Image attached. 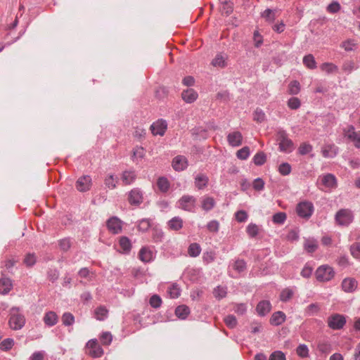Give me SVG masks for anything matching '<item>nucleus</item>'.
<instances>
[{"instance_id":"nucleus-1","label":"nucleus","mask_w":360,"mask_h":360,"mask_svg":"<svg viewBox=\"0 0 360 360\" xmlns=\"http://www.w3.org/2000/svg\"><path fill=\"white\" fill-rule=\"evenodd\" d=\"M8 324L11 329L18 330L21 329L25 324V317L20 313V308L13 307L10 310Z\"/></svg>"},{"instance_id":"nucleus-2","label":"nucleus","mask_w":360,"mask_h":360,"mask_svg":"<svg viewBox=\"0 0 360 360\" xmlns=\"http://www.w3.org/2000/svg\"><path fill=\"white\" fill-rule=\"evenodd\" d=\"M276 140L281 151L285 153L292 152L295 147L293 142L289 139L288 134L283 130H279L276 134Z\"/></svg>"},{"instance_id":"nucleus-3","label":"nucleus","mask_w":360,"mask_h":360,"mask_svg":"<svg viewBox=\"0 0 360 360\" xmlns=\"http://www.w3.org/2000/svg\"><path fill=\"white\" fill-rule=\"evenodd\" d=\"M335 276L333 269L328 265L320 266L315 271V276L319 282L330 281Z\"/></svg>"},{"instance_id":"nucleus-4","label":"nucleus","mask_w":360,"mask_h":360,"mask_svg":"<svg viewBox=\"0 0 360 360\" xmlns=\"http://www.w3.org/2000/svg\"><path fill=\"white\" fill-rule=\"evenodd\" d=\"M354 217L351 210L348 209H341L335 216L336 223L340 226H348L353 221Z\"/></svg>"},{"instance_id":"nucleus-5","label":"nucleus","mask_w":360,"mask_h":360,"mask_svg":"<svg viewBox=\"0 0 360 360\" xmlns=\"http://www.w3.org/2000/svg\"><path fill=\"white\" fill-rule=\"evenodd\" d=\"M296 212L300 217L309 219L314 212V205L309 201L300 202L296 207Z\"/></svg>"},{"instance_id":"nucleus-6","label":"nucleus","mask_w":360,"mask_h":360,"mask_svg":"<svg viewBox=\"0 0 360 360\" xmlns=\"http://www.w3.org/2000/svg\"><path fill=\"white\" fill-rule=\"evenodd\" d=\"M328 326L333 330L342 329L346 324V318L340 314H333L328 318Z\"/></svg>"},{"instance_id":"nucleus-7","label":"nucleus","mask_w":360,"mask_h":360,"mask_svg":"<svg viewBox=\"0 0 360 360\" xmlns=\"http://www.w3.org/2000/svg\"><path fill=\"white\" fill-rule=\"evenodd\" d=\"M86 347L88 349L86 353L93 358L101 357L103 354V349L98 345L96 339H92L88 341Z\"/></svg>"},{"instance_id":"nucleus-8","label":"nucleus","mask_w":360,"mask_h":360,"mask_svg":"<svg viewBox=\"0 0 360 360\" xmlns=\"http://www.w3.org/2000/svg\"><path fill=\"white\" fill-rule=\"evenodd\" d=\"M91 185V177L89 175H83L80 176L75 183L77 190L82 193L89 191Z\"/></svg>"},{"instance_id":"nucleus-9","label":"nucleus","mask_w":360,"mask_h":360,"mask_svg":"<svg viewBox=\"0 0 360 360\" xmlns=\"http://www.w3.org/2000/svg\"><path fill=\"white\" fill-rule=\"evenodd\" d=\"M108 231L112 234H118L122 230V221L117 217H110L106 222Z\"/></svg>"},{"instance_id":"nucleus-10","label":"nucleus","mask_w":360,"mask_h":360,"mask_svg":"<svg viewBox=\"0 0 360 360\" xmlns=\"http://www.w3.org/2000/svg\"><path fill=\"white\" fill-rule=\"evenodd\" d=\"M179 207L188 212H192L195 207V199L191 195H183L179 200Z\"/></svg>"},{"instance_id":"nucleus-11","label":"nucleus","mask_w":360,"mask_h":360,"mask_svg":"<svg viewBox=\"0 0 360 360\" xmlns=\"http://www.w3.org/2000/svg\"><path fill=\"white\" fill-rule=\"evenodd\" d=\"M167 122L162 119H160L150 125V129L154 136H163L167 130Z\"/></svg>"},{"instance_id":"nucleus-12","label":"nucleus","mask_w":360,"mask_h":360,"mask_svg":"<svg viewBox=\"0 0 360 360\" xmlns=\"http://www.w3.org/2000/svg\"><path fill=\"white\" fill-rule=\"evenodd\" d=\"M344 134L348 139L354 143L356 147H360V131H356L354 127L349 125L344 130Z\"/></svg>"},{"instance_id":"nucleus-13","label":"nucleus","mask_w":360,"mask_h":360,"mask_svg":"<svg viewBox=\"0 0 360 360\" xmlns=\"http://www.w3.org/2000/svg\"><path fill=\"white\" fill-rule=\"evenodd\" d=\"M128 201L131 205L139 206L143 202L141 191L138 188H133L129 193Z\"/></svg>"},{"instance_id":"nucleus-14","label":"nucleus","mask_w":360,"mask_h":360,"mask_svg":"<svg viewBox=\"0 0 360 360\" xmlns=\"http://www.w3.org/2000/svg\"><path fill=\"white\" fill-rule=\"evenodd\" d=\"M255 310L259 316H265L271 310V304L269 300H262L257 304Z\"/></svg>"},{"instance_id":"nucleus-15","label":"nucleus","mask_w":360,"mask_h":360,"mask_svg":"<svg viewBox=\"0 0 360 360\" xmlns=\"http://www.w3.org/2000/svg\"><path fill=\"white\" fill-rule=\"evenodd\" d=\"M286 320V315L281 311H278L271 315L269 323L271 325L274 326H278L284 323Z\"/></svg>"},{"instance_id":"nucleus-16","label":"nucleus","mask_w":360,"mask_h":360,"mask_svg":"<svg viewBox=\"0 0 360 360\" xmlns=\"http://www.w3.org/2000/svg\"><path fill=\"white\" fill-rule=\"evenodd\" d=\"M227 141L231 146H239L242 143L243 136L239 131H233L228 134Z\"/></svg>"},{"instance_id":"nucleus-17","label":"nucleus","mask_w":360,"mask_h":360,"mask_svg":"<svg viewBox=\"0 0 360 360\" xmlns=\"http://www.w3.org/2000/svg\"><path fill=\"white\" fill-rule=\"evenodd\" d=\"M341 285L345 292H352L357 287V281L354 278H347L342 281Z\"/></svg>"},{"instance_id":"nucleus-18","label":"nucleus","mask_w":360,"mask_h":360,"mask_svg":"<svg viewBox=\"0 0 360 360\" xmlns=\"http://www.w3.org/2000/svg\"><path fill=\"white\" fill-rule=\"evenodd\" d=\"M43 321L47 326L51 327L58 323V317L56 312L49 311L45 314Z\"/></svg>"},{"instance_id":"nucleus-19","label":"nucleus","mask_w":360,"mask_h":360,"mask_svg":"<svg viewBox=\"0 0 360 360\" xmlns=\"http://www.w3.org/2000/svg\"><path fill=\"white\" fill-rule=\"evenodd\" d=\"M182 99L188 103H193L198 98V93L193 89L184 90L181 94Z\"/></svg>"},{"instance_id":"nucleus-20","label":"nucleus","mask_w":360,"mask_h":360,"mask_svg":"<svg viewBox=\"0 0 360 360\" xmlns=\"http://www.w3.org/2000/svg\"><path fill=\"white\" fill-rule=\"evenodd\" d=\"M12 281L8 278L2 277L0 278V293L2 295L8 294L12 289Z\"/></svg>"},{"instance_id":"nucleus-21","label":"nucleus","mask_w":360,"mask_h":360,"mask_svg":"<svg viewBox=\"0 0 360 360\" xmlns=\"http://www.w3.org/2000/svg\"><path fill=\"white\" fill-rule=\"evenodd\" d=\"M321 182L323 185L328 188H334L337 186L336 178L331 174L324 175L321 179Z\"/></svg>"},{"instance_id":"nucleus-22","label":"nucleus","mask_w":360,"mask_h":360,"mask_svg":"<svg viewBox=\"0 0 360 360\" xmlns=\"http://www.w3.org/2000/svg\"><path fill=\"white\" fill-rule=\"evenodd\" d=\"M139 258L143 262L148 263L153 260V252L146 247H143L139 253Z\"/></svg>"},{"instance_id":"nucleus-23","label":"nucleus","mask_w":360,"mask_h":360,"mask_svg":"<svg viewBox=\"0 0 360 360\" xmlns=\"http://www.w3.org/2000/svg\"><path fill=\"white\" fill-rule=\"evenodd\" d=\"M183 219L179 217H174L168 221L167 225L169 229L177 231L183 227Z\"/></svg>"},{"instance_id":"nucleus-24","label":"nucleus","mask_w":360,"mask_h":360,"mask_svg":"<svg viewBox=\"0 0 360 360\" xmlns=\"http://www.w3.org/2000/svg\"><path fill=\"white\" fill-rule=\"evenodd\" d=\"M190 314V309L188 306L182 304L175 309V315L181 319H186Z\"/></svg>"},{"instance_id":"nucleus-25","label":"nucleus","mask_w":360,"mask_h":360,"mask_svg":"<svg viewBox=\"0 0 360 360\" xmlns=\"http://www.w3.org/2000/svg\"><path fill=\"white\" fill-rule=\"evenodd\" d=\"M119 244L124 254H128L131 250V243L127 236H121L119 240Z\"/></svg>"},{"instance_id":"nucleus-26","label":"nucleus","mask_w":360,"mask_h":360,"mask_svg":"<svg viewBox=\"0 0 360 360\" xmlns=\"http://www.w3.org/2000/svg\"><path fill=\"white\" fill-rule=\"evenodd\" d=\"M188 166L187 159H173L172 167L175 171L181 172L186 169Z\"/></svg>"},{"instance_id":"nucleus-27","label":"nucleus","mask_w":360,"mask_h":360,"mask_svg":"<svg viewBox=\"0 0 360 360\" xmlns=\"http://www.w3.org/2000/svg\"><path fill=\"white\" fill-rule=\"evenodd\" d=\"M228 57L221 53L217 54L212 61V65L214 67L223 68L226 66V60Z\"/></svg>"},{"instance_id":"nucleus-28","label":"nucleus","mask_w":360,"mask_h":360,"mask_svg":"<svg viewBox=\"0 0 360 360\" xmlns=\"http://www.w3.org/2000/svg\"><path fill=\"white\" fill-rule=\"evenodd\" d=\"M215 206V200L212 197H204L202 200V208L208 212L214 208Z\"/></svg>"},{"instance_id":"nucleus-29","label":"nucleus","mask_w":360,"mask_h":360,"mask_svg":"<svg viewBox=\"0 0 360 360\" xmlns=\"http://www.w3.org/2000/svg\"><path fill=\"white\" fill-rule=\"evenodd\" d=\"M157 186L161 192L166 193L169 188L170 184L166 177L161 176L158 179Z\"/></svg>"},{"instance_id":"nucleus-30","label":"nucleus","mask_w":360,"mask_h":360,"mask_svg":"<svg viewBox=\"0 0 360 360\" xmlns=\"http://www.w3.org/2000/svg\"><path fill=\"white\" fill-rule=\"evenodd\" d=\"M277 13L278 11L276 9L272 10L267 8L262 13V17L264 18L266 21L272 22L276 19Z\"/></svg>"},{"instance_id":"nucleus-31","label":"nucleus","mask_w":360,"mask_h":360,"mask_svg":"<svg viewBox=\"0 0 360 360\" xmlns=\"http://www.w3.org/2000/svg\"><path fill=\"white\" fill-rule=\"evenodd\" d=\"M152 227L151 220L142 219L138 221L137 229L139 231L146 232Z\"/></svg>"},{"instance_id":"nucleus-32","label":"nucleus","mask_w":360,"mask_h":360,"mask_svg":"<svg viewBox=\"0 0 360 360\" xmlns=\"http://www.w3.org/2000/svg\"><path fill=\"white\" fill-rule=\"evenodd\" d=\"M136 175L134 171H124L122 174V181L127 184H131L136 179Z\"/></svg>"},{"instance_id":"nucleus-33","label":"nucleus","mask_w":360,"mask_h":360,"mask_svg":"<svg viewBox=\"0 0 360 360\" xmlns=\"http://www.w3.org/2000/svg\"><path fill=\"white\" fill-rule=\"evenodd\" d=\"M201 252L200 245L197 243L190 244L188 248V253L192 257H198Z\"/></svg>"},{"instance_id":"nucleus-34","label":"nucleus","mask_w":360,"mask_h":360,"mask_svg":"<svg viewBox=\"0 0 360 360\" xmlns=\"http://www.w3.org/2000/svg\"><path fill=\"white\" fill-rule=\"evenodd\" d=\"M320 68L327 74L337 72L338 70V66L331 63H324L321 65Z\"/></svg>"},{"instance_id":"nucleus-35","label":"nucleus","mask_w":360,"mask_h":360,"mask_svg":"<svg viewBox=\"0 0 360 360\" xmlns=\"http://www.w3.org/2000/svg\"><path fill=\"white\" fill-rule=\"evenodd\" d=\"M293 295L294 291L291 288H284L280 293V300L283 302H287L292 297Z\"/></svg>"},{"instance_id":"nucleus-36","label":"nucleus","mask_w":360,"mask_h":360,"mask_svg":"<svg viewBox=\"0 0 360 360\" xmlns=\"http://www.w3.org/2000/svg\"><path fill=\"white\" fill-rule=\"evenodd\" d=\"M167 292L171 298L175 299L180 296L181 289L176 283H172L168 288Z\"/></svg>"},{"instance_id":"nucleus-37","label":"nucleus","mask_w":360,"mask_h":360,"mask_svg":"<svg viewBox=\"0 0 360 360\" xmlns=\"http://www.w3.org/2000/svg\"><path fill=\"white\" fill-rule=\"evenodd\" d=\"M37 262V257L34 253H27L23 259V263L27 267L33 266Z\"/></svg>"},{"instance_id":"nucleus-38","label":"nucleus","mask_w":360,"mask_h":360,"mask_svg":"<svg viewBox=\"0 0 360 360\" xmlns=\"http://www.w3.org/2000/svg\"><path fill=\"white\" fill-rule=\"evenodd\" d=\"M226 288L220 285L217 286L213 290V295L217 300H221L226 296Z\"/></svg>"},{"instance_id":"nucleus-39","label":"nucleus","mask_w":360,"mask_h":360,"mask_svg":"<svg viewBox=\"0 0 360 360\" xmlns=\"http://www.w3.org/2000/svg\"><path fill=\"white\" fill-rule=\"evenodd\" d=\"M207 182L208 178L203 174L198 175L195 179V186L198 189H202L205 187L207 184Z\"/></svg>"},{"instance_id":"nucleus-40","label":"nucleus","mask_w":360,"mask_h":360,"mask_svg":"<svg viewBox=\"0 0 360 360\" xmlns=\"http://www.w3.org/2000/svg\"><path fill=\"white\" fill-rule=\"evenodd\" d=\"M62 322L65 326H72L75 323V316L70 312H65L62 316Z\"/></svg>"},{"instance_id":"nucleus-41","label":"nucleus","mask_w":360,"mask_h":360,"mask_svg":"<svg viewBox=\"0 0 360 360\" xmlns=\"http://www.w3.org/2000/svg\"><path fill=\"white\" fill-rule=\"evenodd\" d=\"M117 177H115L113 174L108 175L105 180V185L110 189H114L116 188V184L117 183Z\"/></svg>"},{"instance_id":"nucleus-42","label":"nucleus","mask_w":360,"mask_h":360,"mask_svg":"<svg viewBox=\"0 0 360 360\" xmlns=\"http://www.w3.org/2000/svg\"><path fill=\"white\" fill-rule=\"evenodd\" d=\"M108 313V309L103 306H100L95 309L96 317L99 321L104 320L107 317Z\"/></svg>"},{"instance_id":"nucleus-43","label":"nucleus","mask_w":360,"mask_h":360,"mask_svg":"<svg viewBox=\"0 0 360 360\" xmlns=\"http://www.w3.org/2000/svg\"><path fill=\"white\" fill-rule=\"evenodd\" d=\"M303 63L309 69H314L316 67V63L314 57L311 54H309L304 57Z\"/></svg>"},{"instance_id":"nucleus-44","label":"nucleus","mask_w":360,"mask_h":360,"mask_svg":"<svg viewBox=\"0 0 360 360\" xmlns=\"http://www.w3.org/2000/svg\"><path fill=\"white\" fill-rule=\"evenodd\" d=\"M287 215L283 212L274 214L272 217V221L276 224H283L285 221Z\"/></svg>"},{"instance_id":"nucleus-45","label":"nucleus","mask_w":360,"mask_h":360,"mask_svg":"<svg viewBox=\"0 0 360 360\" xmlns=\"http://www.w3.org/2000/svg\"><path fill=\"white\" fill-rule=\"evenodd\" d=\"M318 248V245L316 241L315 240H307L304 244V249L308 252V253H313Z\"/></svg>"},{"instance_id":"nucleus-46","label":"nucleus","mask_w":360,"mask_h":360,"mask_svg":"<svg viewBox=\"0 0 360 360\" xmlns=\"http://www.w3.org/2000/svg\"><path fill=\"white\" fill-rule=\"evenodd\" d=\"M317 349L322 354L327 355L332 350V346L329 342H320L318 344Z\"/></svg>"},{"instance_id":"nucleus-47","label":"nucleus","mask_w":360,"mask_h":360,"mask_svg":"<svg viewBox=\"0 0 360 360\" xmlns=\"http://www.w3.org/2000/svg\"><path fill=\"white\" fill-rule=\"evenodd\" d=\"M300 91V84L296 81H292L288 85V93L290 95H297Z\"/></svg>"},{"instance_id":"nucleus-48","label":"nucleus","mask_w":360,"mask_h":360,"mask_svg":"<svg viewBox=\"0 0 360 360\" xmlns=\"http://www.w3.org/2000/svg\"><path fill=\"white\" fill-rule=\"evenodd\" d=\"M233 305V310L238 315L243 316L246 313L247 305L245 303H235Z\"/></svg>"},{"instance_id":"nucleus-49","label":"nucleus","mask_w":360,"mask_h":360,"mask_svg":"<svg viewBox=\"0 0 360 360\" xmlns=\"http://www.w3.org/2000/svg\"><path fill=\"white\" fill-rule=\"evenodd\" d=\"M349 251L355 259H360V242H355L350 245Z\"/></svg>"},{"instance_id":"nucleus-50","label":"nucleus","mask_w":360,"mask_h":360,"mask_svg":"<svg viewBox=\"0 0 360 360\" xmlns=\"http://www.w3.org/2000/svg\"><path fill=\"white\" fill-rule=\"evenodd\" d=\"M14 345V340L12 338H6L0 343V349L2 351H8Z\"/></svg>"},{"instance_id":"nucleus-51","label":"nucleus","mask_w":360,"mask_h":360,"mask_svg":"<svg viewBox=\"0 0 360 360\" xmlns=\"http://www.w3.org/2000/svg\"><path fill=\"white\" fill-rule=\"evenodd\" d=\"M246 231L250 238H255L259 233V227L257 224L250 223L247 226Z\"/></svg>"},{"instance_id":"nucleus-52","label":"nucleus","mask_w":360,"mask_h":360,"mask_svg":"<svg viewBox=\"0 0 360 360\" xmlns=\"http://www.w3.org/2000/svg\"><path fill=\"white\" fill-rule=\"evenodd\" d=\"M247 268V264L244 259H238L233 265V269L238 273L243 272Z\"/></svg>"},{"instance_id":"nucleus-53","label":"nucleus","mask_w":360,"mask_h":360,"mask_svg":"<svg viewBox=\"0 0 360 360\" xmlns=\"http://www.w3.org/2000/svg\"><path fill=\"white\" fill-rule=\"evenodd\" d=\"M224 321L227 327L231 329L236 328L238 323L236 316L232 314L226 316L224 318Z\"/></svg>"},{"instance_id":"nucleus-54","label":"nucleus","mask_w":360,"mask_h":360,"mask_svg":"<svg viewBox=\"0 0 360 360\" xmlns=\"http://www.w3.org/2000/svg\"><path fill=\"white\" fill-rule=\"evenodd\" d=\"M297 354L302 357L306 358L309 356V349L305 344H300L296 349Z\"/></svg>"},{"instance_id":"nucleus-55","label":"nucleus","mask_w":360,"mask_h":360,"mask_svg":"<svg viewBox=\"0 0 360 360\" xmlns=\"http://www.w3.org/2000/svg\"><path fill=\"white\" fill-rule=\"evenodd\" d=\"M356 46V43L354 39H347L341 44L340 47L346 51H351L354 49Z\"/></svg>"},{"instance_id":"nucleus-56","label":"nucleus","mask_w":360,"mask_h":360,"mask_svg":"<svg viewBox=\"0 0 360 360\" xmlns=\"http://www.w3.org/2000/svg\"><path fill=\"white\" fill-rule=\"evenodd\" d=\"M163 237H164V233L161 229H159L156 227L153 228L152 238H153V241L160 242V241H162Z\"/></svg>"},{"instance_id":"nucleus-57","label":"nucleus","mask_w":360,"mask_h":360,"mask_svg":"<svg viewBox=\"0 0 360 360\" xmlns=\"http://www.w3.org/2000/svg\"><path fill=\"white\" fill-rule=\"evenodd\" d=\"M312 150V146L307 143L300 144L298 148V153L300 155H306L309 154Z\"/></svg>"},{"instance_id":"nucleus-58","label":"nucleus","mask_w":360,"mask_h":360,"mask_svg":"<svg viewBox=\"0 0 360 360\" xmlns=\"http://www.w3.org/2000/svg\"><path fill=\"white\" fill-rule=\"evenodd\" d=\"M149 303L152 307L158 309L162 304L161 297L158 295H153L150 297Z\"/></svg>"},{"instance_id":"nucleus-59","label":"nucleus","mask_w":360,"mask_h":360,"mask_svg":"<svg viewBox=\"0 0 360 360\" xmlns=\"http://www.w3.org/2000/svg\"><path fill=\"white\" fill-rule=\"evenodd\" d=\"M300 105V100L297 97H292L288 101V106L292 110H297Z\"/></svg>"},{"instance_id":"nucleus-60","label":"nucleus","mask_w":360,"mask_h":360,"mask_svg":"<svg viewBox=\"0 0 360 360\" xmlns=\"http://www.w3.org/2000/svg\"><path fill=\"white\" fill-rule=\"evenodd\" d=\"M112 340V336L110 332H103L101 337L100 340L104 345H109Z\"/></svg>"},{"instance_id":"nucleus-61","label":"nucleus","mask_w":360,"mask_h":360,"mask_svg":"<svg viewBox=\"0 0 360 360\" xmlns=\"http://www.w3.org/2000/svg\"><path fill=\"white\" fill-rule=\"evenodd\" d=\"M278 172L281 175H288L291 172V166L287 162H283L279 165Z\"/></svg>"},{"instance_id":"nucleus-62","label":"nucleus","mask_w":360,"mask_h":360,"mask_svg":"<svg viewBox=\"0 0 360 360\" xmlns=\"http://www.w3.org/2000/svg\"><path fill=\"white\" fill-rule=\"evenodd\" d=\"M264 181L262 178H257L252 182V187L257 191H261L264 188Z\"/></svg>"},{"instance_id":"nucleus-63","label":"nucleus","mask_w":360,"mask_h":360,"mask_svg":"<svg viewBox=\"0 0 360 360\" xmlns=\"http://www.w3.org/2000/svg\"><path fill=\"white\" fill-rule=\"evenodd\" d=\"M58 277L59 271L56 269H50L47 271V278L52 283H54L56 281H57Z\"/></svg>"},{"instance_id":"nucleus-64","label":"nucleus","mask_w":360,"mask_h":360,"mask_svg":"<svg viewBox=\"0 0 360 360\" xmlns=\"http://www.w3.org/2000/svg\"><path fill=\"white\" fill-rule=\"evenodd\" d=\"M269 360H285V355L281 351H275L271 354Z\"/></svg>"}]
</instances>
